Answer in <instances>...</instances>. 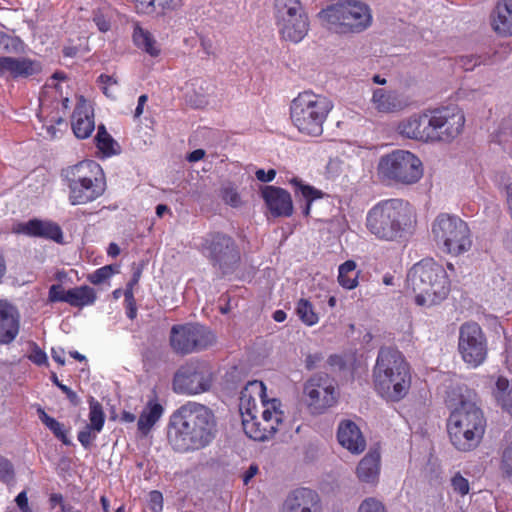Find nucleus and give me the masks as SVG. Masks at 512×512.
<instances>
[{
	"label": "nucleus",
	"mask_w": 512,
	"mask_h": 512,
	"mask_svg": "<svg viewBox=\"0 0 512 512\" xmlns=\"http://www.w3.org/2000/svg\"><path fill=\"white\" fill-rule=\"evenodd\" d=\"M321 24L328 30L339 33H359L372 23L369 7L358 0H342L321 10Z\"/></svg>",
	"instance_id": "8"
},
{
	"label": "nucleus",
	"mask_w": 512,
	"mask_h": 512,
	"mask_svg": "<svg viewBox=\"0 0 512 512\" xmlns=\"http://www.w3.org/2000/svg\"><path fill=\"white\" fill-rule=\"evenodd\" d=\"M356 263L348 260L341 264L338 269V282L348 290L354 289L358 285V272L356 271Z\"/></svg>",
	"instance_id": "38"
},
{
	"label": "nucleus",
	"mask_w": 512,
	"mask_h": 512,
	"mask_svg": "<svg viewBox=\"0 0 512 512\" xmlns=\"http://www.w3.org/2000/svg\"><path fill=\"white\" fill-rule=\"evenodd\" d=\"M306 401L313 413L320 414L336 403L334 381L325 374L311 377L304 386Z\"/></svg>",
	"instance_id": "17"
},
{
	"label": "nucleus",
	"mask_w": 512,
	"mask_h": 512,
	"mask_svg": "<svg viewBox=\"0 0 512 512\" xmlns=\"http://www.w3.org/2000/svg\"><path fill=\"white\" fill-rule=\"evenodd\" d=\"M458 350L462 360L472 368L481 365L487 356V339L475 322L463 324L459 330Z\"/></svg>",
	"instance_id": "16"
},
{
	"label": "nucleus",
	"mask_w": 512,
	"mask_h": 512,
	"mask_svg": "<svg viewBox=\"0 0 512 512\" xmlns=\"http://www.w3.org/2000/svg\"><path fill=\"white\" fill-rule=\"evenodd\" d=\"M494 394L503 409L512 414V387H509V381L506 378H498Z\"/></svg>",
	"instance_id": "39"
},
{
	"label": "nucleus",
	"mask_w": 512,
	"mask_h": 512,
	"mask_svg": "<svg viewBox=\"0 0 512 512\" xmlns=\"http://www.w3.org/2000/svg\"><path fill=\"white\" fill-rule=\"evenodd\" d=\"M133 42L142 51L151 57H157L161 53L160 44L157 42L152 33L138 25L134 27Z\"/></svg>",
	"instance_id": "32"
},
{
	"label": "nucleus",
	"mask_w": 512,
	"mask_h": 512,
	"mask_svg": "<svg viewBox=\"0 0 512 512\" xmlns=\"http://www.w3.org/2000/svg\"><path fill=\"white\" fill-rule=\"evenodd\" d=\"M215 342L214 334L197 324L175 325L171 329L170 343L179 354H190L210 347Z\"/></svg>",
	"instance_id": "15"
},
{
	"label": "nucleus",
	"mask_w": 512,
	"mask_h": 512,
	"mask_svg": "<svg viewBox=\"0 0 512 512\" xmlns=\"http://www.w3.org/2000/svg\"><path fill=\"white\" fill-rule=\"evenodd\" d=\"M45 113V104L41 102L40 114L38 115L39 120L42 122L41 132L42 135L46 139H56L62 135L61 126H66L64 120L60 116H52L48 119V116L44 117Z\"/></svg>",
	"instance_id": "35"
},
{
	"label": "nucleus",
	"mask_w": 512,
	"mask_h": 512,
	"mask_svg": "<svg viewBox=\"0 0 512 512\" xmlns=\"http://www.w3.org/2000/svg\"><path fill=\"white\" fill-rule=\"evenodd\" d=\"M29 359L37 364V365H44L47 363V355L46 353L41 350L39 347H34L29 355Z\"/></svg>",
	"instance_id": "57"
},
{
	"label": "nucleus",
	"mask_w": 512,
	"mask_h": 512,
	"mask_svg": "<svg viewBox=\"0 0 512 512\" xmlns=\"http://www.w3.org/2000/svg\"><path fill=\"white\" fill-rule=\"evenodd\" d=\"M407 281L415 293V302L419 306L437 305L450 291L446 269L433 259H424L416 263L409 271Z\"/></svg>",
	"instance_id": "5"
},
{
	"label": "nucleus",
	"mask_w": 512,
	"mask_h": 512,
	"mask_svg": "<svg viewBox=\"0 0 512 512\" xmlns=\"http://www.w3.org/2000/svg\"><path fill=\"white\" fill-rule=\"evenodd\" d=\"M104 422L105 414L101 404L94 398H91L89 401V423L87 425L96 431H102Z\"/></svg>",
	"instance_id": "42"
},
{
	"label": "nucleus",
	"mask_w": 512,
	"mask_h": 512,
	"mask_svg": "<svg viewBox=\"0 0 512 512\" xmlns=\"http://www.w3.org/2000/svg\"><path fill=\"white\" fill-rule=\"evenodd\" d=\"M337 440L351 454H361L366 448V440L360 428L351 420H343L339 423Z\"/></svg>",
	"instance_id": "26"
},
{
	"label": "nucleus",
	"mask_w": 512,
	"mask_h": 512,
	"mask_svg": "<svg viewBox=\"0 0 512 512\" xmlns=\"http://www.w3.org/2000/svg\"><path fill=\"white\" fill-rule=\"evenodd\" d=\"M94 22L101 32H106L110 29V22L103 15H96Z\"/></svg>",
	"instance_id": "61"
},
{
	"label": "nucleus",
	"mask_w": 512,
	"mask_h": 512,
	"mask_svg": "<svg viewBox=\"0 0 512 512\" xmlns=\"http://www.w3.org/2000/svg\"><path fill=\"white\" fill-rule=\"evenodd\" d=\"M205 156V151L203 149H196L192 151L188 156L187 160L189 162H197L201 159H203Z\"/></svg>",
	"instance_id": "63"
},
{
	"label": "nucleus",
	"mask_w": 512,
	"mask_h": 512,
	"mask_svg": "<svg viewBox=\"0 0 512 512\" xmlns=\"http://www.w3.org/2000/svg\"><path fill=\"white\" fill-rule=\"evenodd\" d=\"M280 512H321L319 495L309 488H298L290 492Z\"/></svg>",
	"instance_id": "19"
},
{
	"label": "nucleus",
	"mask_w": 512,
	"mask_h": 512,
	"mask_svg": "<svg viewBox=\"0 0 512 512\" xmlns=\"http://www.w3.org/2000/svg\"><path fill=\"white\" fill-rule=\"evenodd\" d=\"M431 233L437 247L452 256L462 255L472 246L468 224L456 215L439 214L432 223Z\"/></svg>",
	"instance_id": "9"
},
{
	"label": "nucleus",
	"mask_w": 512,
	"mask_h": 512,
	"mask_svg": "<svg viewBox=\"0 0 512 512\" xmlns=\"http://www.w3.org/2000/svg\"><path fill=\"white\" fill-rule=\"evenodd\" d=\"M493 138L495 142L503 145L504 148H507L508 145L512 143V127H510V124L503 123L494 133ZM510 156L512 158V150L510 151Z\"/></svg>",
	"instance_id": "45"
},
{
	"label": "nucleus",
	"mask_w": 512,
	"mask_h": 512,
	"mask_svg": "<svg viewBox=\"0 0 512 512\" xmlns=\"http://www.w3.org/2000/svg\"><path fill=\"white\" fill-rule=\"evenodd\" d=\"M509 211L512 210V182L504 186Z\"/></svg>",
	"instance_id": "64"
},
{
	"label": "nucleus",
	"mask_w": 512,
	"mask_h": 512,
	"mask_svg": "<svg viewBox=\"0 0 512 512\" xmlns=\"http://www.w3.org/2000/svg\"><path fill=\"white\" fill-rule=\"evenodd\" d=\"M163 407L156 400H149L138 419V429L143 435H147L151 428L161 418Z\"/></svg>",
	"instance_id": "33"
},
{
	"label": "nucleus",
	"mask_w": 512,
	"mask_h": 512,
	"mask_svg": "<svg viewBox=\"0 0 512 512\" xmlns=\"http://www.w3.org/2000/svg\"><path fill=\"white\" fill-rule=\"evenodd\" d=\"M138 12L144 14H150L156 11V9H160L161 11L165 10H174L181 5L182 0H132Z\"/></svg>",
	"instance_id": "37"
},
{
	"label": "nucleus",
	"mask_w": 512,
	"mask_h": 512,
	"mask_svg": "<svg viewBox=\"0 0 512 512\" xmlns=\"http://www.w3.org/2000/svg\"><path fill=\"white\" fill-rule=\"evenodd\" d=\"M13 232L33 237H41L62 243L63 233L60 226L50 220L32 219L18 223L13 227Z\"/></svg>",
	"instance_id": "21"
},
{
	"label": "nucleus",
	"mask_w": 512,
	"mask_h": 512,
	"mask_svg": "<svg viewBox=\"0 0 512 512\" xmlns=\"http://www.w3.org/2000/svg\"><path fill=\"white\" fill-rule=\"evenodd\" d=\"M100 432L101 431H96L91 426L86 425L85 428L78 433V441L83 447L88 448Z\"/></svg>",
	"instance_id": "49"
},
{
	"label": "nucleus",
	"mask_w": 512,
	"mask_h": 512,
	"mask_svg": "<svg viewBox=\"0 0 512 512\" xmlns=\"http://www.w3.org/2000/svg\"><path fill=\"white\" fill-rule=\"evenodd\" d=\"M491 26L499 35H512V0L497 3L491 14Z\"/></svg>",
	"instance_id": "30"
},
{
	"label": "nucleus",
	"mask_w": 512,
	"mask_h": 512,
	"mask_svg": "<svg viewBox=\"0 0 512 512\" xmlns=\"http://www.w3.org/2000/svg\"><path fill=\"white\" fill-rule=\"evenodd\" d=\"M355 473L361 483L375 486L380 476V454L377 451L367 453L358 463Z\"/></svg>",
	"instance_id": "29"
},
{
	"label": "nucleus",
	"mask_w": 512,
	"mask_h": 512,
	"mask_svg": "<svg viewBox=\"0 0 512 512\" xmlns=\"http://www.w3.org/2000/svg\"><path fill=\"white\" fill-rule=\"evenodd\" d=\"M451 486L453 491L460 494L461 496H465L470 491L469 481L464 478L460 473H456L451 478Z\"/></svg>",
	"instance_id": "48"
},
{
	"label": "nucleus",
	"mask_w": 512,
	"mask_h": 512,
	"mask_svg": "<svg viewBox=\"0 0 512 512\" xmlns=\"http://www.w3.org/2000/svg\"><path fill=\"white\" fill-rule=\"evenodd\" d=\"M296 313L300 320L307 326H314L319 322L318 314L307 299L302 298L297 302Z\"/></svg>",
	"instance_id": "40"
},
{
	"label": "nucleus",
	"mask_w": 512,
	"mask_h": 512,
	"mask_svg": "<svg viewBox=\"0 0 512 512\" xmlns=\"http://www.w3.org/2000/svg\"><path fill=\"white\" fill-rule=\"evenodd\" d=\"M114 274L113 266L106 265L87 276L89 282L94 285L101 284L106 280L110 279V277Z\"/></svg>",
	"instance_id": "46"
},
{
	"label": "nucleus",
	"mask_w": 512,
	"mask_h": 512,
	"mask_svg": "<svg viewBox=\"0 0 512 512\" xmlns=\"http://www.w3.org/2000/svg\"><path fill=\"white\" fill-rule=\"evenodd\" d=\"M241 417L245 434L255 441H265L277 431L285 415L281 401L273 398L266 404V408L263 409L260 417L257 413Z\"/></svg>",
	"instance_id": "13"
},
{
	"label": "nucleus",
	"mask_w": 512,
	"mask_h": 512,
	"mask_svg": "<svg viewBox=\"0 0 512 512\" xmlns=\"http://www.w3.org/2000/svg\"><path fill=\"white\" fill-rule=\"evenodd\" d=\"M266 399V387L261 381H250L241 391L239 410L241 416L249 415L251 413H258V402L261 403L263 409L266 404L270 402Z\"/></svg>",
	"instance_id": "23"
},
{
	"label": "nucleus",
	"mask_w": 512,
	"mask_h": 512,
	"mask_svg": "<svg viewBox=\"0 0 512 512\" xmlns=\"http://www.w3.org/2000/svg\"><path fill=\"white\" fill-rule=\"evenodd\" d=\"M424 173L423 163L414 153L397 149L381 156L377 165V174L389 184L413 185Z\"/></svg>",
	"instance_id": "10"
},
{
	"label": "nucleus",
	"mask_w": 512,
	"mask_h": 512,
	"mask_svg": "<svg viewBox=\"0 0 512 512\" xmlns=\"http://www.w3.org/2000/svg\"><path fill=\"white\" fill-rule=\"evenodd\" d=\"M99 81L102 84L104 94L107 97L115 98L118 87V81L113 76L109 75H100Z\"/></svg>",
	"instance_id": "47"
},
{
	"label": "nucleus",
	"mask_w": 512,
	"mask_h": 512,
	"mask_svg": "<svg viewBox=\"0 0 512 512\" xmlns=\"http://www.w3.org/2000/svg\"><path fill=\"white\" fill-rule=\"evenodd\" d=\"M446 405L450 410L447 428L452 444L461 451L475 448L486 426L476 393L466 385L453 386L447 391Z\"/></svg>",
	"instance_id": "1"
},
{
	"label": "nucleus",
	"mask_w": 512,
	"mask_h": 512,
	"mask_svg": "<svg viewBox=\"0 0 512 512\" xmlns=\"http://www.w3.org/2000/svg\"><path fill=\"white\" fill-rule=\"evenodd\" d=\"M467 61L468 62H464L463 66L466 70H471L473 69L475 66L477 65H480V64H484V65H487V64H492L494 61L487 55H482V56H472L471 58H467Z\"/></svg>",
	"instance_id": "56"
},
{
	"label": "nucleus",
	"mask_w": 512,
	"mask_h": 512,
	"mask_svg": "<svg viewBox=\"0 0 512 512\" xmlns=\"http://www.w3.org/2000/svg\"><path fill=\"white\" fill-rule=\"evenodd\" d=\"M280 34L285 40L300 42L309 30V22L304 11L277 18Z\"/></svg>",
	"instance_id": "24"
},
{
	"label": "nucleus",
	"mask_w": 512,
	"mask_h": 512,
	"mask_svg": "<svg viewBox=\"0 0 512 512\" xmlns=\"http://www.w3.org/2000/svg\"><path fill=\"white\" fill-rule=\"evenodd\" d=\"M373 383L378 394L388 401L398 402L408 394L411 373L399 351L380 349L373 369Z\"/></svg>",
	"instance_id": "4"
},
{
	"label": "nucleus",
	"mask_w": 512,
	"mask_h": 512,
	"mask_svg": "<svg viewBox=\"0 0 512 512\" xmlns=\"http://www.w3.org/2000/svg\"><path fill=\"white\" fill-rule=\"evenodd\" d=\"M290 184L294 186L295 195L301 196L306 200V205L303 209V214L308 216L311 210V204L314 200L322 197V192L311 185L305 184L301 179L293 177L290 179Z\"/></svg>",
	"instance_id": "36"
},
{
	"label": "nucleus",
	"mask_w": 512,
	"mask_h": 512,
	"mask_svg": "<svg viewBox=\"0 0 512 512\" xmlns=\"http://www.w3.org/2000/svg\"><path fill=\"white\" fill-rule=\"evenodd\" d=\"M332 108L327 97L305 91L291 102V121L300 133L318 137L323 133V124Z\"/></svg>",
	"instance_id": "7"
},
{
	"label": "nucleus",
	"mask_w": 512,
	"mask_h": 512,
	"mask_svg": "<svg viewBox=\"0 0 512 512\" xmlns=\"http://www.w3.org/2000/svg\"><path fill=\"white\" fill-rule=\"evenodd\" d=\"M222 199L224 202L232 207H239L241 205V198L238 192L233 187H225L222 190Z\"/></svg>",
	"instance_id": "52"
},
{
	"label": "nucleus",
	"mask_w": 512,
	"mask_h": 512,
	"mask_svg": "<svg viewBox=\"0 0 512 512\" xmlns=\"http://www.w3.org/2000/svg\"><path fill=\"white\" fill-rule=\"evenodd\" d=\"M72 129L79 139L88 138L95 129L93 109L89 102L80 98L72 115Z\"/></svg>",
	"instance_id": "28"
},
{
	"label": "nucleus",
	"mask_w": 512,
	"mask_h": 512,
	"mask_svg": "<svg viewBox=\"0 0 512 512\" xmlns=\"http://www.w3.org/2000/svg\"><path fill=\"white\" fill-rule=\"evenodd\" d=\"M187 101L196 108L208 104V97L211 92V84L201 78H194L188 81L184 87Z\"/></svg>",
	"instance_id": "31"
},
{
	"label": "nucleus",
	"mask_w": 512,
	"mask_h": 512,
	"mask_svg": "<svg viewBox=\"0 0 512 512\" xmlns=\"http://www.w3.org/2000/svg\"><path fill=\"white\" fill-rule=\"evenodd\" d=\"M429 142L450 143L463 131L465 116L457 107L428 110Z\"/></svg>",
	"instance_id": "12"
},
{
	"label": "nucleus",
	"mask_w": 512,
	"mask_h": 512,
	"mask_svg": "<svg viewBox=\"0 0 512 512\" xmlns=\"http://www.w3.org/2000/svg\"><path fill=\"white\" fill-rule=\"evenodd\" d=\"M262 198L274 217H289L293 214V201L290 193L276 186H265L261 190Z\"/></svg>",
	"instance_id": "20"
},
{
	"label": "nucleus",
	"mask_w": 512,
	"mask_h": 512,
	"mask_svg": "<svg viewBox=\"0 0 512 512\" xmlns=\"http://www.w3.org/2000/svg\"><path fill=\"white\" fill-rule=\"evenodd\" d=\"M148 506L152 512H161L163 510V495L157 490L149 493Z\"/></svg>",
	"instance_id": "54"
},
{
	"label": "nucleus",
	"mask_w": 512,
	"mask_h": 512,
	"mask_svg": "<svg viewBox=\"0 0 512 512\" xmlns=\"http://www.w3.org/2000/svg\"><path fill=\"white\" fill-rule=\"evenodd\" d=\"M255 175L256 178L261 182H271L276 176V171L274 169H270L266 172L263 169H259L256 171Z\"/></svg>",
	"instance_id": "60"
},
{
	"label": "nucleus",
	"mask_w": 512,
	"mask_h": 512,
	"mask_svg": "<svg viewBox=\"0 0 512 512\" xmlns=\"http://www.w3.org/2000/svg\"><path fill=\"white\" fill-rule=\"evenodd\" d=\"M68 290H64L59 284L52 285L49 289V300L51 302H66Z\"/></svg>",
	"instance_id": "55"
},
{
	"label": "nucleus",
	"mask_w": 512,
	"mask_h": 512,
	"mask_svg": "<svg viewBox=\"0 0 512 512\" xmlns=\"http://www.w3.org/2000/svg\"><path fill=\"white\" fill-rule=\"evenodd\" d=\"M428 111L415 113L403 120L397 126V131L405 138L429 142Z\"/></svg>",
	"instance_id": "27"
},
{
	"label": "nucleus",
	"mask_w": 512,
	"mask_h": 512,
	"mask_svg": "<svg viewBox=\"0 0 512 512\" xmlns=\"http://www.w3.org/2000/svg\"><path fill=\"white\" fill-rule=\"evenodd\" d=\"M140 277H141V271L136 270L133 273L131 280L128 282L126 290L124 292L125 301L127 302L128 306H130V307L134 304L133 287L138 284Z\"/></svg>",
	"instance_id": "53"
},
{
	"label": "nucleus",
	"mask_w": 512,
	"mask_h": 512,
	"mask_svg": "<svg viewBox=\"0 0 512 512\" xmlns=\"http://www.w3.org/2000/svg\"><path fill=\"white\" fill-rule=\"evenodd\" d=\"M38 415L43 424L50 429L58 439H60L65 445L70 444L66 431L60 422L50 417L43 409H38Z\"/></svg>",
	"instance_id": "41"
},
{
	"label": "nucleus",
	"mask_w": 512,
	"mask_h": 512,
	"mask_svg": "<svg viewBox=\"0 0 512 512\" xmlns=\"http://www.w3.org/2000/svg\"><path fill=\"white\" fill-rule=\"evenodd\" d=\"M213 381V371L209 364L198 361L189 362L175 373L173 389L180 394L198 395L209 391Z\"/></svg>",
	"instance_id": "14"
},
{
	"label": "nucleus",
	"mask_w": 512,
	"mask_h": 512,
	"mask_svg": "<svg viewBox=\"0 0 512 512\" xmlns=\"http://www.w3.org/2000/svg\"><path fill=\"white\" fill-rule=\"evenodd\" d=\"M97 300L94 288L83 285L68 290L66 303L73 307L83 308L93 305Z\"/></svg>",
	"instance_id": "34"
},
{
	"label": "nucleus",
	"mask_w": 512,
	"mask_h": 512,
	"mask_svg": "<svg viewBox=\"0 0 512 512\" xmlns=\"http://www.w3.org/2000/svg\"><path fill=\"white\" fill-rule=\"evenodd\" d=\"M12 478V468L8 460L0 457V480L9 481Z\"/></svg>",
	"instance_id": "58"
},
{
	"label": "nucleus",
	"mask_w": 512,
	"mask_h": 512,
	"mask_svg": "<svg viewBox=\"0 0 512 512\" xmlns=\"http://www.w3.org/2000/svg\"><path fill=\"white\" fill-rule=\"evenodd\" d=\"M370 107L379 114H392L406 107L405 101L399 92L385 88L372 89Z\"/></svg>",
	"instance_id": "25"
},
{
	"label": "nucleus",
	"mask_w": 512,
	"mask_h": 512,
	"mask_svg": "<svg viewBox=\"0 0 512 512\" xmlns=\"http://www.w3.org/2000/svg\"><path fill=\"white\" fill-rule=\"evenodd\" d=\"M43 70L40 61L29 57H0V76L26 79L39 75Z\"/></svg>",
	"instance_id": "18"
},
{
	"label": "nucleus",
	"mask_w": 512,
	"mask_h": 512,
	"mask_svg": "<svg viewBox=\"0 0 512 512\" xmlns=\"http://www.w3.org/2000/svg\"><path fill=\"white\" fill-rule=\"evenodd\" d=\"M20 331L18 309L6 300H0V344L12 343Z\"/></svg>",
	"instance_id": "22"
},
{
	"label": "nucleus",
	"mask_w": 512,
	"mask_h": 512,
	"mask_svg": "<svg viewBox=\"0 0 512 512\" xmlns=\"http://www.w3.org/2000/svg\"><path fill=\"white\" fill-rule=\"evenodd\" d=\"M258 473V466L257 465H250L248 470L245 472L243 476V482L245 485H247L250 480Z\"/></svg>",
	"instance_id": "62"
},
{
	"label": "nucleus",
	"mask_w": 512,
	"mask_h": 512,
	"mask_svg": "<svg viewBox=\"0 0 512 512\" xmlns=\"http://www.w3.org/2000/svg\"><path fill=\"white\" fill-rule=\"evenodd\" d=\"M501 470L507 478L512 480V444L503 452Z\"/></svg>",
	"instance_id": "51"
},
{
	"label": "nucleus",
	"mask_w": 512,
	"mask_h": 512,
	"mask_svg": "<svg viewBox=\"0 0 512 512\" xmlns=\"http://www.w3.org/2000/svg\"><path fill=\"white\" fill-rule=\"evenodd\" d=\"M71 205H84L99 198L105 191L101 166L92 160L81 161L62 170Z\"/></svg>",
	"instance_id": "6"
},
{
	"label": "nucleus",
	"mask_w": 512,
	"mask_h": 512,
	"mask_svg": "<svg viewBox=\"0 0 512 512\" xmlns=\"http://www.w3.org/2000/svg\"><path fill=\"white\" fill-rule=\"evenodd\" d=\"M197 249L222 274L232 272L240 261V251L235 240L221 232L206 234Z\"/></svg>",
	"instance_id": "11"
},
{
	"label": "nucleus",
	"mask_w": 512,
	"mask_h": 512,
	"mask_svg": "<svg viewBox=\"0 0 512 512\" xmlns=\"http://www.w3.org/2000/svg\"><path fill=\"white\" fill-rule=\"evenodd\" d=\"M15 501L22 512H32V509L28 505V498L25 491L20 492Z\"/></svg>",
	"instance_id": "59"
},
{
	"label": "nucleus",
	"mask_w": 512,
	"mask_h": 512,
	"mask_svg": "<svg viewBox=\"0 0 512 512\" xmlns=\"http://www.w3.org/2000/svg\"><path fill=\"white\" fill-rule=\"evenodd\" d=\"M415 223L412 206L402 199L391 198L373 205L366 215V228L376 238L396 241L411 233Z\"/></svg>",
	"instance_id": "3"
},
{
	"label": "nucleus",
	"mask_w": 512,
	"mask_h": 512,
	"mask_svg": "<svg viewBox=\"0 0 512 512\" xmlns=\"http://www.w3.org/2000/svg\"><path fill=\"white\" fill-rule=\"evenodd\" d=\"M216 431L213 411L201 403L189 401L171 415L168 440L176 451H194L208 446Z\"/></svg>",
	"instance_id": "2"
},
{
	"label": "nucleus",
	"mask_w": 512,
	"mask_h": 512,
	"mask_svg": "<svg viewBox=\"0 0 512 512\" xmlns=\"http://www.w3.org/2000/svg\"><path fill=\"white\" fill-rule=\"evenodd\" d=\"M277 18L304 11L299 0H275Z\"/></svg>",
	"instance_id": "44"
},
{
	"label": "nucleus",
	"mask_w": 512,
	"mask_h": 512,
	"mask_svg": "<svg viewBox=\"0 0 512 512\" xmlns=\"http://www.w3.org/2000/svg\"><path fill=\"white\" fill-rule=\"evenodd\" d=\"M97 148L106 156H110L115 153V141L106 131L103 125H100L97 130L95 137Z\"/></svg>",
	"instance_id": "43"
},
{
	"label": "nucleus",
	"mask_w": 512,
	"mask_h": 512,
	"mask_svg": "<svg viewBox=\"0 0 512 512\" xmlns=\"http://www.w3.org/2000/svg\"><path fill=\"white\" fill-rule=\"evenodd\" d=\"M358 512H385V507L379 500L370 497L362 501Z\"/></svg>",
	"instance_id": "50"
}]
</instances>
